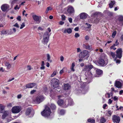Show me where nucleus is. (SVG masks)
<instances>
[{"mask_svg":"<svg viewBox=\"0 0 123 123\" xmlns=\"http://www.w3.org/2000/svg\"><path fill=\"white\" fill-rule=\"evenodd\" d=\"M53 113L50 108L48 107H46L45 109L41 112L42 115L45 117H49L52 116Z\"/></svg>","mask_w":123,"mask_h":123,"instance_id":"nucleus-1","label":"nucleus"},{"mask_svg":"<svg viewBox=\"0 0 123 123\" xmlns=\"http://www.w3.org/2000/svg\"><path fill=\"white\" fill-rule=\"evenodd\" d=\"M51 29L49 28H48L44 33L43 36V42L45 43H47L48 41L49 37L51 34Z\"/></svg>","mask_w":123,"mask_h":123,"instance_id":"nucleus-2","label":"nucleus"},{"mask_svg":"<svg viewBox=\"0 0 123 123\" xmlns=\"http://www.w3.org/2000/svg\"><path fill=\"white\" fill-rule=\"evenodd\" d=\"M5 106L1 104L0 105V113H3L2 117L3 119L5 118L8 115L9 113L8 111H5Z\"/></svg>","mask_w":123,"mask_h":123,"instance_id":"nucleus-3","label":"nucleus"},{"mask_svg":"<svg viewBox=\"0 0 123 123\" xmlns=\"http://www.w3.org/2000/svg\"><path fill=\"white\" fill-rule=\"evenodd\" d=\"M106 56H105L104 59H100L98 62V64L101 66H104L106 65L108 63V61Z\"/></svg>","mask_w":123,"mask_h":123,"instance_id":"nucleus-4","label":"nucleus"},{"mask_svg":"<svg viewBox=\"0 0 123 123\" xmlns=\"http://www.w3.org/2000/svg\"><path fill=\"white\" fill-rule=\"evenodd\" d=\"M68 101L67 102L66 101L60 99L58 101L57 103L59 105L62 106L64 107H66L68 106Z\"/></svg>","mask_w":123,"mask_h":123,"instance_id":"nucleus-5","label":"nucleus"},{"mask_svg":"<svg viewBox=\"0 0 123 123\" xmlns=\"http://www.w3.org/2000/svg\"><path fill=\"white\" fill-rule=\"evenodd\" d=\"M32 17L33 20L35 21L36 23L39 24L41 22V17L40 16L34 14L32 15Z\"/></svg>","mask_w":123,"mask_h":123,"instance_id":"nucleus-6","label":"nucleus"},{"mask_svg":"<svg viewBox=\"0 0 123 123\" xmlns=\"http://www.w3.org/2000/svg\"><path fill=\"white\" fill-rule=\"evenodd\" d=\"M21 109L20 107L19 106H16L13 107L11 110L13 113H19L21 110Z\"/></svg>","mask_w":123,"mask_h":123,"instance_id":"nucleus-7","label":"nucleus"},{"mask_svg":"<svg viewBox=\"0 0 123 123\" xmlns=\"http://www.w3.org/2000/svg\"><path fill=\"white\" fill-rule=\"evenodd\" d=\"M67 12L66 13L67 14H71L73 13L74 12V9L73 7L71 6H68L66 8Z\"/></svg>","mask_w":123,"mask_h":123,"instance_id":"nucleus-8","label":"nucleus"},{"mask_svg":"<svg viewBox=\"0 0 123 123\" xmlns=\"http://www.w3.org/2000/svg\"><path fill=\"white\" fill-rule=\"evenodd\" d=\"M112 120L114 123H119L120 121V119L118 116L114 115L113 116Z\"/></svg>","mask_w":123,"mask_h":123,"instance_id":"nucleus-9","label":"nucleus"},{"mask_svg":"<svg viewBox=\"0 0 123 123\" xmlns=\"http://www.w3.org/2000/svg\"><path fill=\"white\" fill-rule=\"evenodd\" d=\"M26 115H29L30 117H32L33 115L34 112L30 108H28L26 111Z\"/></svg>","mask_w":123,"mask_h":123,"instance_id":"nucleus-10","label":"nucleus"},{"mask_svg":"<svg viewBox=\"0 0 123 123\" xmlns=\"http://www.w3.org/2000/svg\"><path fill=\"white\" fill-rule=\"evenodd\" d=\"M44 99V97L42 96H38L35 99V102L37 104H39L43 101Z\"/></svg>","mask_w":123,"mask_h":123,"instance_id":"nucleus-11","label":"nucleus"},{"mask_svg":"<svg viewBox=\"0 0 123 123\" xmlns=\"http://www.w3.org/2000/svg\"><path fill=\"white\" fill-rule=\"evenodd\" d=\"M89 52L87 50H84L81 52L79 54V57L80 58H83L88 55Z\"/></svg>","mask_w":123,"mask_h":123,"instance_id":"nucleus-12","label":"nucleus"},{"mask_svg":"<svg viewBox=\"0 0 123 123\" xmlns=\"http://www.w3.org/2000/svg\"><path fill=\"white\" fill-rule=\"evenodd\" d=\"M50 85L51 86V88H52L50 90V96L51 97H53V95L54 94V80L52 79L50 83Z\"/></svg>","mask_w":123,"mask_h":123,"instance_id":"nucleus-13","label":"nucleus"},{"mask_svg":"<svg viewBox=\"0 0 123 123\" xmlns=\"http://www.w3.org/2000/svg\"><path fill=\"white\" fill-rule=\"evenodd\" d=\"M122 51L121 48L118 49L116 51V56L119 59L121 58L122 56Z\"/></svg>","mask_w":123,"mask_h":123,"instance_id":"nucleus-14","label":"nucleus"},{"mask_svg":"<svg viewBox=\"0 0 123 123\" xmlns=\"http://www.w3.org/2000/svg\"><path fill=\"white\" fill-rule=\"evenodd\" d=\"M1 8L3 11L5 12L9 10V6L7 4H4L1 6Z\"/></svg>","mask_w":123,"mask_h":123,"instance_id":"nucleus-15","label":"nucleus"},{"mask_svg":"<svg viewBox=\"0 0 123 123\" xmlns=\"http://www.w3.org/2000/svg\"><path fill=\"white\" fill-rule=\"evenodd\" d=\"M93 67L91 65H88L85 66L84 68L83 69V71L86 72L89 71L93 68Z\"/></svg>","mask_w":123,"mask_h":123,"instance_id":"nucleus-16","label":"nucleus"},{"mask_svg":"<svg viewBox=\"0 0 123 123\" xmlns=\"http://www.w3.org/2000/svg\"><path fill=\"white\" fill-rule=\"evenodd\" d=\"M60 84L59 80L54 78V88L58 87Z\"/></svg>","mask_w":123,"mask_h":123,"instance_id":"nucleus-17","label":"nucleus"},{"mask_svg":"<svg viewBox=\"0 0 123 123\" xmlns=\"http://www.w3.org/2000/svg\"><path fill=\"white\" fill-rule=\"evenodd\" d=\"M36 85V84L34 83H30L26 84V87L27 88H31L35 86Z\"/></svg>","mask_w":123,"mask_h":123,"instance_id":"nucleus-18","label":"nucleus"},{"mask_svg":"<svg viewBox=\"0 0 123 123\" xmlns=\"http://www.w3.org/2000/svg\"><path fill=\"white\" fill-rule=\"evenodd\" d=\"M71 88V86L68 84H64L63 89L65 90L69 89Z\"/></svg>","mask_w":123,"mask_h":123,"instance_id":"nucleus-19","label":"nucleus"},{"mask_svg":"<svg viewBox=\"0 0 123 123\" xmlns=\"http://www.w3.org/2000/svg\"><path fill=\"white\" fill-rule=\"evenodd\" d=\"M88 75L89 76V78L87 77V78H86V79H87L90 80L92 77L95 76V74H94L93 72L92 73L91 72H89L87 73Z\"/></svg>","mask_w":123,"mask_h":123,"instance_id":"nucleus-20","label":"nucleus"},{"mask_svg":"<svg viewBox=\"0 0 123 123\" xmlns=\"http://www.w3.org/2000/svg\"><path fill=\"white\" fill-rule=\"evenodd\" d=\"M62 32L65 33H67L69 34H70L72 32V29L70 28L66 29L63 31H62Z\"/></svg>","mask_w":123,"mask_h":123,"instance_id":"nucleus-21","label":"nucleus"},{"mask_svg":"<svg viewBox=\"0 0 123 123\" xmlns=\"http://www.w3.org/2000/svg\"><path fill=\"white\" fill-rule=\"evenodd\" d=\"M115 85L117 87L121 88L122 86V84L120 82L118 81H116Z\"/></svg>","mask_w":123,"mask_h":123,"instance_id":"nucleus-22","label":"nucleus"},{"mask_svg":"<svg viewBox=\"0 0 123 123\" xmlns=\"http://www.w3.org/2000/svg\"><path fill=\"white\" fill-rule=\"evenodd\" d=\"M5 66L6 67L7 69H10L12 67V65L8 62H6L5 63Z\"/></svg>","mask_w":123,"mask_h":123,"instance_id":"nucleus-23","label":"nucleus"},{"mask_svg":"<svg viewBox=\"0 0 123 123\" xmlns=\"http://www.w3.org/2000/svg\"><path fill=\"white\" fill-rule=\"evenodd\" d=\"M87 17V14L85 13H82L80 14V17L81 19H86Z\"/></svg>","mask_w":123,"mask_h":123,"instance_id":"nucleus-24","label":"nucleus"},{"mask_svg":"<svg viewBox=\"0 0 123 123\" xmlns=\"http://www.w3.org/2000/svg\"><path fill=\"white\" fill-rule=\"evenodd\" d=\"M9 31L8 30H3L1 32V34L6 35L9 34Z\"/></svg>","mask_w":123,"mask_h":123,"instance_id":"nucleus-25","label":"nucleus"},{"mask_svg":"<svg viewBox=\"0 0 123 123\" xmlns=\"http://www.w3.org/2000/svg\"><path fill=\"white\" fill-rule=\"evenodd\" d=\"M9 34L11 35L15 33L16 31V29L15 28H13L12 29H10L9 30Z\"/></svg>","mask_w":123,"mask_h":123,"instance_id":"nucleus-26","label":"nucleus"},{"mask_svg":"<svg viewBox=\"0 0 123 123\" xmlns=\"http://www.w3.org/2000/svg\"><path fill=\"white\" fill-rule=\"evenodd\" d=\"M67 102L68 101V104L70 105H73L74 104V102L73 100L71 99H70L68 100H66Z\"/></svg>","mask_w":123,"mask_h":123,"instance_id":"nucleus-27","label":"nucleus"},{"mask_svg":"<svg viewBox=\"0 0 123 123\" xmlns=\"http://www.w3.org/2000/svg\"><path fill=\"white\" fill-rule=\"evenodd\" d=\"M20 2L19 0H12L11 2V6H12L15 3H18Z\"/></svg>","mask_w":123,"mask_h":123,"instance_id":"nucleus-28","label":"nucleus"},{"mask_svg":"<svg viewBox=\"0 0 123 123\" xmlns=\"http://www.w3.org/2000/svg\"><path fill=\"white\" fill-rule=\"evenodd\" d=\"M83 46L85 49H92L91 46L89 45H85L84 44Z\"/></svg>","mask_w":123,"mask_h":123,"instance_id":"nucleus-29","label":"nucleus"},{"mask_svg":"<svg viewBox=\"0 0 123 123\" xmlns=\"http://www.w3.org/2000/svg\"><path fill=\"white\" fill-rule=\"evenodd\" d=\"M75 65V63L74 62H73L71 64V65L70 67L71 70L73 72H74L75 70L74 69V68Z\"/></svg>","mask_w":123,"mask_h":123,"instance_id":"nucleus-30","label":"nucleus"},{"mask_svg":"<svg viewBox=\"0 0 123 123\" xmlns=\"http://www.w3.org/2000/svg\"><path fill=\"white\" fill-rule=\"evenodd\" d=\"M96 71L97 74L98 75H100L102 73V71L99 69H96Z\"/></svg>","mask_w":123,"mask_h":123,"instance_id":"nucleus-31","label":"nucleus"},{"mask_svg":"<svg viewBox=\"0 0 123 123\" xmlns=\"http://www.w3.org/2000/svg\"><path fill=\"white\" fill-rule=\"evenodd\" d=\"M47 59L48 62H51L52 60L51 59V57L50 55L49 54H47Z\"/></svg>","mask_w":123,"mask_h":123,"instance_id":"nucleus-32","label":"nucleus"},{"mask_svg":"<svg viewBox=\"0 0 123 123\" xmlns=\"http://www.w3.org/2000/svg\"><path fill=\"white\" fill-rule=\"evenodd\" d=\"M108 54L110 56H112L113 58H114L115 56V54L114 53L110 52L108 53Z\"/></svg>","mask_w":123,"mask_h":123,"instance_id":"nucleus-33","label":"nucleus"},{"mask_svg":"<svg viewBox=\"0 0 123 123\" xmlns=\"http://www.w3.org/2000/svg\"><path fill=\"white\" fill-rule=\"evenodd\" d=\"M115 3V1H111V2L109 4V7L110 8H111L113 7V5Z\"/></svg>","mask_w":123,"mask_h":123,"instance_id":"nucleus-34","label":"nucleus"},{"mask_svg":"<svg viewBox=\"0 0 123 123\" xmlns=\"http://www.w3.org/2000/svg\"><path fill=\"white\" fill-rule=\"evenodd\" d=\"M112 92H110V93H106V95H107L108 97V98H110L111 97H112Z\"/></svg>","mask_w":123,"mask_h":123,"instance_id":"nucleus-35","label":"nucleus"},{"mask_svg":"<svg viewBox=\"0 0 123 123\" xmlns=\"http://www.w3.org/2000/svg\"><path fill=\"white\" fill-rule=\"evenodd\" d=\"M65 111L63 110H61L59 111V114L61 115H63L65 113Z\"/></svg>","mask_w":123,"mask_h":123,"instance_id":"nucleus-36","label":"nucleus"},{"mask_svg":"<svg viewBox=\"0 0 123 123\" xmlns=\"http://www.w3.org/2000/svg\"><path fill=\"white\" fill-rule=\"evenodd\" d=\"M5 16V15H2V12L0 10V20L2 19Z\"/></svg>","mask_w":123,"mask_h":123,"instance_id":"nucleus-37","label":"nucleus"},{"mask_svg":"<svg viewBox=\"0 0 123 123\" xmlns=\"http://www.w3.org/2000/svg\"><path fill=\"white\" fill-rule=\"evenodd\" d=\"M52 9V8L50 7H48L45 11V12L47 14L48 12L49 11L51 10Z\"/></svg>","mask_w":123,"mask_h":123,"instance_id":"nucleus-38","label":"nucleus"},{"mask_svg":"<svg viewBox=\"0 0 123 123\" xmlns=\"http://www.w3.org/2000/svg\"><path fill=\"white\" fill-rule=\"evenodd\" d=\"M88 121L91 123H95V120L92 119H89L88 120Z\"/></svg>","mask_w":123,"mask_h":123,"instance_id":"nucleus-39","label":"nucleus"},{"mask_svg":"<svg viewBox=\"0 0 123 123\" xmlns=\"http://www.w3.org/2000/svg\"><path fill=\"white\" fill-rule=\"evenodd\" d=\"M105 121V119L103 117L100 120L101 123H104Z\"/></svg>","mask_w":123,"mask_h":123,"instance_id":"nucleus-40","label":"nucleus"},{"mask_svg":"<svg viewBox=\"0 0 123 123\" xmlns=\"http://www.w3.org/2000/svg\"><path fill=\"white\" fill-rule=\"evenodd\" d=\"M49 106L52 109H53L54 108V104L53 103H51L49 105Z\"/></svg>","mask_w":123,"mask_h":123,"instance_id":"nucleus-41","label":"nucleus"},{"mask_svg":"<svg viewBox=\"0 0 123 123\" xmlns=\"http://www.w3.org/2000/svg\"><path fill=\"white\" fill-rule=\"evenodd\" d=\"M25 26V24L24 23H23L21 25V26L20 27V29H22Z\"/></svg>","mask_w":123,"mask_h":123,"instance_id":"nucleus-42","label":"nucleus"},{"mask_svg":"<svg viewBox=\"0 0 123 123\" xmlns=\"http://www.w3.org/2000/svg\"><path fill=\"white\" fill-rule=\"evenodd\" d=\"M116 33H117L116 31H114L112 33V37L113 38L114 37L115 35H116Z\"/></svg>","mask_w":123,"mask_h":123,"instance_id":"nucleus-43","label":"nucleus"},{"mask_svg":"<svg viewBox=\"0 0 123 123\" xmlns=\"http://www.w3.org/2000/svg\"><path fill=\"white\" fill-rule=\"evenodd\" d=\"M20 7H19V5L18 6V5H17L15 6V7H14V9L15 10H17V9H19Z\"/></svg>","mask_w":123,"mask_h":123,"instance_id":"nucleus-44","label":"nucleus"},{"mask_svg":"<svg viewBox=\"0 0 123 123\" xmlns=\"http://www.w3.org/2000/svg\"><path fill=\"white\" fill-rule=\"evenodd\" d=\"M64 68H63L60 71L59 74H62L63 73H64Z\"/></svg>","mask_w":123,"mask_h":123,"instance_id":"nucleus-45","label":"nucleus"},{"mask_svg":"<svg viewBox=\"0 0 123 123\" xmlns=\"http://www.w3.org/2000/svg\"><path fill=\"white\" fill-rule=\"evenodd\" d=\"M118 19L121 21L123 20V17L122 16H120L119 17Z\"/></svg>","mask_w":123,"mask_h":123,"instance_id":"nucleus-46","label":"nucleus"},{"mask_svg":"<svg viewBox=\"0 0 123 123\" xmlns=\"http://www.w3.org/2000/svg\"><path fill=\"white\" fill-rule=\"evenodd\" d=\"M43 91L44 92L46 93L48 91V89L46 87H44L43 89Z\"/></svg>","mask_w":123,"mask_h":123,"instance_id":"nucleus-47","label":"nucleus"},{"mask_svg":"<svg viewBox=\"0 0 123 123\" xmlns=\"http://www.w3.org/2000/svg\"><path fill=\"white\" fill-rule=\"evenodd\" d=\"M80 35L78 33H75L74 37L76 38H77L80 37Z\"/></svg>","mask_w":123,"mask_h":123,"instance_id":"nucleus-48","label":"nucleus"},{"mask_svg":"<svg viewBox=\"0 0 123 123\" xmlns=\"http://www.w3.org/2000/svg\"><path fill=\"white\" fill-rule=\"evenodd\" d=\"M62 20H65L66 17L64 15L62 16Z\"/></svg>","mask_w":123,"mask_h":123,"instance_id":"nucleus-49","label":"nucleus"},{"mask_svg":"<svg viewBox=\"0 0 123 123\" xmlns=\"http://www.w3.org/2000/svg\"><path fill=\"white\" fill-rule=\"evenodd\" d=\"M38 30H41V31H43L44 30V28L41 27H39L37 29Z\"/></svg>","mask_w":123,"mask_h":123,"instance_id":"nucleus-50","label":"nucleus"},{"mask_svg":"<svg viewBox=\"0 0 123 123\" xmlns=\"http://www.w3.org/2000/svg\"><path fill=\"white\" fill-rule=\"evenodd\" d=\"M64 58L62 55H61L60 57V60L62 62L63 61Z\"/></svg>","mask_w":123,"mask_h":123,"instance_id":"nucleus-51","label":"nucleus"},{"mask_svg":"<svg viewBox=\"0 0 123 123\" xmlns=\"http://www.w3.org/2000/svg\"><path fill=\"white\" fill-rule=\"evenodd\" d=\"M12 106V104L11 103H9L7 104V106L8 107H11Z\"/></svg>","mask_w":123,"mask_h":123,"instance_id":"nucleus-52","label":"nucleus"},{"mask_svg":"<svg viewBox=\"0 0 123 123\" xmlns=\"http://www.w3.org/2000/svg\"><path fill=\"white\" fill-rule=\"evenodd\" d=\"M27 70H30L31 69V68L30 66H28L27 67Z\"/></svg>","mask_w":123,"mask_h":123,"instance_id":"nucleus-53","label":"nucleus"},{"mask_svg":"<svg viewBox=\"0 0 123 123\" xmlns=\"http://www.w3.org/2000/svg\"><path fill=\"white\" fill-rule=\"evenodd\" d=\"M112 111H109L108 112V113L109 114V115L110 116H111L112 113Z\"/></svg>","mask_w":123,"mask_h":123,"instance_id":"nucleus-54","label":"nucleus"},{"mask_svg":"<svg viewBox=\"0 0 123 123\" xmlns=\"http://www.w3.org/2000/svg\"><path fill=\"white\" fill-rule=\"evenodd\" d=\"M113 99L114 101H116L117 100L118 98L117 97L115 96L114 97Z\"/></svg>","mask_w":123,"mask_h":123,"instance_id":"nucleus-55","label":"nucleus"},{"mask_svg":"<svg viewBox=\"0 0 123 123\" xmlns=\"http://www.w3.org/2000/svg\"><path fill=\"white\" fill-rule=\"evenodd\" d=\"M68 20L69 22L70 23H72V19L71 18H68Z\"/></svg>","mask_w":123,"mask_h":123,"instance_id":"nucleus-56","label":"nucleus"},{"mask_svg":"<svg viewBox=\"0 0 123 123\" xmlns=\"http://www.w3.org/2000/svg\"><path fill=\"white\" fill-rule=\"evenodd\" d=\"M21 17L20 16H18L17 17V20H18V21H21Z\"/></svg>","mask_w":123,"mask_h":123,"instance_id":"nucleus-57","label":"nucleus"},{"mask_svg":"<svg viewBox=\"0 0 123 123\" xmlns=\"http://www.w3.org/2000/svg\"><path fill=\"white\" fill-rule=\"evenodd\" d=\"M36 91L35 90H33L30 92V93L31 94H32L36 92Z\"/></svg>","mask_w":123,"mask_h":123,"instance_id":"nucleus-58","label":"nucleus"},{"mask_svg":"<svg viewBox=\"0 0 123 123\" xmlns=\"http://www.w3.org/2000/svg\"><path fill=\"white\" fill-rule=\"evenodd\" d=\"M4 71V70L3 69V68L1 67L0 68V72H3Z\"/></svg>","mask_w":123,"mask_h":123,"instance_id":"nucleus-59","label":"nucleus"},{"mask_svg":"<svg viewBox=\"0 0 123 123\" xmlns=\"http://www.w3.org/2000/svg\"><path fill=\"white\" fill-rule=\"evenodd\" d=\"M25 3V1H24L23 2H22L21 3L19 4V7H21V6L22 5H24V4Z\"/></svg>","mask_w":123,"mask_h":123,"instance_id":"nucleus-60","label":"nucleus"},{"mask_svg":"<svg viewBox=\"0 0 123 123\" xmlns=\"http://www.w3.org/2000/svg\"><path fill=\"white\" fill-rule=\"evenodd\" d=\"M89 36H86L85 37V39L86 40H89Z\"/></svg>","mask_w":123,"mask_h":123,"instance_id":"nucleus-61","label":"nucleus"},{"mask_svg":"<svg viewBox=\"0 0 123 123\" xmlns=\"http://www.w3.org/2000/svg\"><path fill=\"white\" fill-rule=\"evenodd\" d=\"M112 102V100L111 99H109L108 100V103L109 104H110Z\"/></svg>","mask_w":123,"mask_h":123,"instance_id":"nucleus-62","label":"nucleus"},{"mask_svg":"<svg viewBox=\"0 0 123 123\" xmlns=\"http://www.w3.org/2000/svg\"><path fill=\"white\" fill-rule=\"evenodd\" d=\"M119 43L118 42V40H117L115 42V44L116 46H117L119 44Z\"/></svg>","mask_w":123,"mask_h":123,"instance_id":"nucleus-63","label":"nucleus"},{"mask_svg":"<svg viewBox=\"0 0 123 123\" xmlns=\"http://www.w3.org/2000/svg\"><path fill=\"white\" fill-rule=\"evenodd\" d=\"M22 97V95L21 94L18 95H17V98H20Z\"/></svg>","mask_w":123,"mask_h":123,"instance_id":"nucleus-64","label":"nucleus"}]
</instances>
